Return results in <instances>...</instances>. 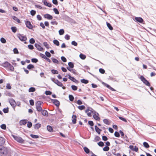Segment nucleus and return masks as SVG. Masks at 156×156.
I'll list each match as a JSON object with an SVG mask.
<instances>
[{
  "mask_svg": "<svg viewBox=\"0 0 156 156\" xmlns=\"http://www.w3.org/2000/svg\"><path fill=\"white\" fill-rule=\"evenodd\" d=\"M12 18L14 20L17 22L18 23H20V20L18 19L15 16H13L12 17Z\"/></svg>",
  "mask_w": 156,
  "mask_h": 156,
  "instance_id": "4be33fe9",
  "label": "nucleus"
},
{
  "mask_svg": "<svg viewBox=\"0 0 156 156\" xmlns=\"http://www.w3.org/2000/svg\"><path fill=\"white\" fill-rule=\"evenodd\" d=\"M42 114L44 116H48V112L45 110H42L41 111Z\"/></svg>",
  "mask_w": 156,
  "mask_h": 156,
  "instance_id": "f3484780",
  "label": "nucleus"
},
{
  "mask_svg": "<svg viewBox=\"0 0 156 156\" xmlns=\"http://www.w3.org/2000/svg\"><path fill=\"white\" fill-rule=\"evenodd\" d=\"M9 69L12 71H13L14 70V68L12 66L11 64H10L9 66Z\"/></svg>",
  "mask_w": 156,
  "mask_h": 156,
  "instance_id": "de8ad7c7",
  "label": "nucleus"
},
{
  "mask_svg": "<svg viewBox=\"0 0 156 156\" xmlns=\"http://www.w3.org/2000/svg\"><path fill=\"white\" fill-rule=\"evenodd\" d=\"M47 129L50 132H51L53 130L52 127L50 126H47Z\"/></svg>",
  "mask_w": 156,
  "mask_h": 156,
  "instance_id": "72a5a7b5",
  "label": "nucleus"
},
{
  "mask_svg": "<svg viewBox=\"0 0 156 156\" xmlns=\"http://www.w3.org/2000/svg\"><path fill=\"white\" fill-rule=\"evenodd\" d=\"M0 41L1 42L3 43H5L6 42L5 39L3 37H2L1 38Z\"/></svg>",
  "mask_w": 156,
  "mask_h": 156,
  "instance_id": "3c124183",
  "label": "nucleus"
},
{
  "mask_svg": "<svg viewBox=\"0 0 156 156\" xmlns=\"http://www.w3.org/2000/svg\"><path fill=\"white\" fill-rule=\"evenodd\" d=\"M70 36L68 34H66L65 36V38L66 40H69L70 39Z\"/></svg>",
  "mask_w": 156,
  "mask_h": 156,
  "instance_id": "0e129e2a",
  "label": "nucleus"
},
{
  "mask_svg": "<svg viewBox=\"0 0 156 156\" xmlns=\"http://www.w3.org/2000/svg\"><path fill=\"white\" fill-rule=\"evenodd\" d=\"M34 66L32 64H29L27 66V68L29 69H32L34 68Z\"/></svg>",
  "mask_w": 156,
  "mask_h": 156,
  "instance_id": "2f4dec72",
  "label": "nucleus"
},
{
  "mask_svg": "<svg viewBox=\"0 0 156 156\" xmlns=\"http://www.w3.org/2000/svg\"><path fill=\"white\" fill-rule=\"evenodd\" d=\"M68 76L69 78L72 81L76 83H79V82L77 80H76L74 77H72L69 74H68Z\"/></svg>",
  "mask_w": 156,
  "mask_h": 156,
  "instance_id": "6e6552de",
  "label": "nucleus"
},
{
  "mask_svg": "<svg viewBox=\"0 0 156 156\" xmlns=\"http://www.w3.org/2000/svg\"><path fill=\"white\" fill-rule=\"evenodd\" d=\"M52 94V92L49 91H46L45 92V94L47 95H50Z\"/></svg>",
  "mask_w": 156,
  "mask_h": 156,
  "instance_id": "e2e57ef3",
  "label": "nucleus"
},
{
  "mask_svg": "<svg viewBox=\"0 0 156 156\" xmlns=\"http://www.w3.org/2000/svg\"><path fill=\"white\" fill-rule=\"evenodd\" d=\"M25 24L26 25V26L28 28L30 29H31L33 28V26L31 24L30 22L28 21H26L25 22Z\"/></svg>",
  "mask_w": 156,
  "mask_h": 156,
  "instance_id": "1a4fd4ad",
  "label": "nucleus"
},
{
  "mask_svg": "<svg viewBox=\"0 0 156 156\" xmlns=\"http://www.w3.org/2000/svg\"><path fill=\"white\" fill-rule=\"evenodd\" d=\"M43 103L41 101H37L35 103L36 108L38 112H41L42 111V108L41 105H42Z\"/></svg>",
  "mask_w": 156,
  "mask_h": 156,
  "instance_id": "f03ea898",
  "label": "nucleus"
},
{
  "mask_svg": "<svg viewBox=\"0 0 156 156\" xmlns=\"http://www.w3.org/2000/svg\"><path fill=\"white\" fill-rule=\"evenodd\" d=\"M17 36L20 40L21 41H25L27 39V38L26 36H23V35H22L20 34H18Z\"/></svg>",
  "mask_w": 156,
  "mask_h": 156,
  "instance_id": "423d86ee",
  "label": "nucleus"
},
{
  "mask_svg": "<svg viewBox=\"0 0 156 156\" xmlns=\"http://www.w3.org/2000/svg\"><path fill=\"white\" fill-rule=\"evenodd\" d=\"M51 80L55 83L59 87H62L63 86V84L62 83L59 81L57 79H55L54 78H51Z\"/></svg>",
  "mask_w": 156,
  "mask_h": 156,
  "instance_id": "39448f33",
  "label": "nucleus"
},
{
  "mask_svg": "<svg viewBox=\"0 0 156 156\" xmlns=\"http://www.w3.org/2000/svg\"><path fill=\"white\" fill-rule=\"evenodd\" d=\"M34 46L39 51H42L43 49V48L38 44H35Z\"/></svg>",
  "mask_w": 156,
  "mask_h": 156,
  "instance_id": "f8f14e48",
  "label": "nucleus"
},
{
  "mask_svg": "<svg viewBox=\"0 0 156 156\" xmlns=\"http://www.w3.org/2000/svg\"><path fill=\"white\" fill-rule=\"evenodd\" d=\"M68 65L69 66V67H70L71 68H73L74 67V64L73 63L71 62H69L68 63Z\"/></svg>",
  "mask_w": 156,
  "mask_h": 156,
  "instance_id": "473e14b6",
  "label": "nucleus"
},
{
  "mask_svg": "<svg viewBox=\"0 0 156 156\" xmlns=\"http://www.w3.org/2000/svg\"><path fill=\"white\" fill-rule=\"evenodd\" d=\"M10 64L8 62H5L4 63H2V66L6 68H9V66Z\"/></svg>",
  "mask_w": 156,
  "mask_h": 156,
  "instance_id": "ddd939ff",
  "label": "nucleus"
},
{
  "mask_svg": "<svg viewBox=\"0 0 156 156\" xmlns=\"http://www.w3.org/2000/svg\"><path fill=\"white\" fill-rule=\"evenodd\" d=\"M71 88L72 90H76L77 89V87L75 85H72L71 86Z\"/></svg>",
  "mask_w": 156,
  "mask_h": 156,
  "instance_id": "79ce46f5",
  "label": "nucleus"
},
{
  "mask_svg": "<svg viewBox=\"0 0 156 156\" xmlns=\"http://www.w3.org/2000/svg\"><path fill=\"white\" fill-rule=\"evenodd\" d=\"M5 141V140L3 137L0 136V146L3 145Z\"/></svg>",
  "mask_w": 156,
  "mask_h": 156,
  "instance_id": "9b49d317",
  "label": "nucleus"
},
{
  "mask_svg": "<svg viewBox=\"0 0 156 156\" xmlns=\"http://www.w3.org/2000/svg\"><path fill=\"white\" fill-rule=\"evenodd\" d=\"M109 148L108 146H106L103 148V150L104 151H108L109 150Z\"/></svg>",
  "mask_w": 156,
  "mask_h": 156,
  "instance_id": "864d4df0",
  "label": "nucleus"
},
{
  "mask_svg": "<svg viewBox=\"0 0 156 156\" xmlns=\"http://www.w3.org/2000/svg\"><path fill=\"white\" fill-rule=\"evenodd\" d=\"M80 57L82 59L84 60L86 58V56L82 54H80L79 55Z\"/></svg>",
  "mask_w": 156,
  "mask_h": 156,
  "instance_id": "b1692460",
  "label": "nucleus"
},
{
  "mask_svg": "<svg viewBox=\"0 0 156 156\" xmlns=\"http://www.w3.org/2000/svg\"><path fill=\"white\" fill-rule=\"evenodd\" d=\"M98 145L101 147H102L104 145V143L102 141H100L98 143Z\"/></svg>",
  "mask_w": 156,
  "mask_h": 156,
  "instance_id": "c03bdc74",
  "label": "nucleus"
},
{
  "mask_svg": "<svg viewBox=\"0 0 156 156\" xmlns=\"http://www.w3.org/2000/svg\"><path fill=\"white\" fill-rule=\"evenodd\" d=\"M43 45L47 48H50L49 45L46 42H44Z\"/></svg>",
  "mask_w": 156,
  "mask_h": 156,
  "instance_id": "e433bc0d",
  "label": "nucleus"
},
{
  "mask_svg": "<svg viewBox=\"0 0 156 156\" xmlns=\"http://www.w3.org/2000/svg\"><path fill=\"white\" fill-rule=\"evenodd\" d=\"M45 54L46 56H47L48 57H51V55L49 52L46 51L45 52Z\"/></svg>",
  "mask_w": 156,
  "mask_h": 156,
  "instance_id": "603ef678",
  "label": "nucleus"
},
{
  "mask_svg": "<svg viewBox=\"0 0 156 156\" xmlns=\"http://www.w3.org/2000/svg\"><path fill=\"white\" fill-rule=\"evenodd\" d=\"M83 148L84 151L87 154H88L90 152V150L87 147H84Z\"/></svg>",
  "mask_w": 156,
  "mask_h": 156,
  "instance_id": "5701e85b",
  "label": "nucleus"
},
{
  "mask_svg": "<svg viewBox=\"0 0 156 156\" xmlns=\"http://www.w3.org/2000/svg\"><path fill=\"white\" fill-rule=\"evenodd\" d=\"M31 61L33 62L36 63L38 61V60L36 58H33L31 59Z\"/></svg>",
  "mask_w": 156,
  "mask_h": 156,
  "instance_id": "bf43d9fd",
  "label": "nucleus"
},
{
  "mask_svg": "<svg viewBox=\"0 0 156 156\" xmlns=\"http://www.w3.org/2000/svg\"><path fill=\"white\" fill-rule=\"evenodd\" d=\"M32 126V123L31 122H27V126L28 128H30Z\"/></svg>",
  "mask_w": 156,
  "mask_h": 156,
  "instance_id": "052dcab7",
  "label": "nucleus"
},
{
  "mask_svg": "<svg viewBox=\"0 0 156 156\" xmlns=\"http://www.w3.org/2000/svg\"><path fill=\"white\" fill-rule=\"evenodd\" d=\"M140 79L143 82V83L147 86H150V83L145 79L144 77L142 76H140Z\"/></svg>",
  "mask_w": 156,
  "mask_h": 156,
  "instance_id": "7ed1b4c3",
  "label": "nucleus"
},
{
  "mask_svg": "<svg viewBox=\"0 0 156 156\" xmlns=\"http://www.w3.org/2000/svg\"><path fill=\"white\" fill-rule=\"evenodd\" d=\"M11 29L12 30V31L13 33H15L16 31L17 30V28L16 27H12L11 28Z\"/></svg>",
  "mask_w": 156,
  "mask_h": 156,
  "instance_id": "f704fd0d",
  "label": "nucleus"
},
{
  "mask_svg": "<svg viewBox=\"0 0 156 156\" xmlns=\"http://www.w3.org/2000/svg\"><path fill=\"white\" fill-rule=\"evenodd\" d=\"M3 111L4 113H7L9 112V108H4Z\"/></svg>",
  "mask_w": 156,
  "mask_h": 156,
  "instance_id": "49530a36",
  "label": "nucleus"
},
{
  "mask_svg": "<svg viewBox=\"0 0 156 156\" xmlns=\"http://www.w3.org/2000/svg\"><path fill=\"white\" fill-rule=\"evenodd\" d=\"M143 144L144 146L146 148H148L150 147L148 144L146 142H144L143 143Z\"/></svg>",
  "mask_w": 156,
  "mask_h": 156,
  "instance_id": "cd10ccee",
  "label": "nucleus"
},
{
  "mask_svg": "<svg viewBox=\"0 0 156 156\" xmlns=\"http://www.w3.org/2000/svg\"><path fill=\"white\" fill-rule=\"evenodd\" d=\"M99 71L102 74H104L105 72V70L102 68H100L99 69Z\"/></svg>",
  "mask_w": 156,
  "mask_h": 156,
  "instance_id": "5fc2aeb1",
  "label": "nucleus"
},
{
  "mask_svg": "<svg viewBox=\"0 0 156 156\" xmlns=\"http://www.w3.org/2000/svg\"><path fill=\"white\" fill-rule=\"evenodd\" d=\"M1 128L3 129H5L6 128V126L5 124H2L0 126Z\"/></svg>",
  "mask_w": 156,
  "mask_h": 156,
  "instance_id": "8fccbe9b",
  "label": "nucleus"
},
{
  "mask_svg": "<svg viewBox=\"0 0 156 156\" xmlns=\"http://www.w3.org/2000/svg\"><path fill=\"white\" fill-rule=\"evenodd\" d=\"M43 3L44 5L48 6L49 7H51V4L47 2L46 0H44Z\"/></svg>",
  "mask_w": 156,
  "mask_h": 156,
  "instance_id": "2eb2a0df",
  "label": "nucleus"
},
{
  "mask_svg": "<svg viewBox=\"0 0 156 156\" xmlns=\"http://www.w3.org/2000/svg\"><path fill=\"white\" fill-rule=\"evenodd\" d=\"M36 12L34 10H32L30 11V14L31 15L33 16L35 15Z\"/></svg>",
  "mask_w": 156,
  "mask_h": 156,
  "instance_id": "6e6d98bb",
  "label": "nucleus"
},
{
  "mask_svg": "<svg viewBox=\"0 0 156 156\" xmlns=\"http://www.w3.org/2000/svg\"><path fill=\"white\" fill-rule=\"evenodd\" d=\"M64 30H63V29H60L59 31V35H62L63 34H64Z\"/></svg>",
  "mask_w": 156,
  "mask_h": 156,
  "instance_id": "58836bf2",
  "label": "nucleus"
},
{
  "mask_svg": "<svg viewBox=\"0 0 156 156\" xmlns=\"http://www.w3.org/2000/svg\"><path fill=\"white\" fill-rule=\"evenodd\" d=\"M69 100L71 101H73L74 99V98L72 95H69Z\"/></svg>",
  "mask_w": 156,
  "mask_h": 156,
  "instance_id": "c9c22d12",
  "label": "nucleus"
},
{
  "mask_svg": "<svg viewBox=\"0 0 156 156\" xmlns=\"http://www.w3.org/2000/svg\"><path fill=\"white\" fill-rule=\"evenodd\" d=\"M78 108L80 110H82L84 109L85 108V107L84 105L79 106L78 107Z\"/></svg>",
  "mask_w": 156,
  "mask_h": 156,
  "instance_id": "a18cd8bd",
  "label": "nucleus"
},
{
  "mask_svg": "<svg viewBox=\"0 0 156 156\" xmlns=\"http://www.w3.org/2000/svg\"><path fill=\"white\" fill-rule=\"evenodd\" d=\"M72 122L73 124H75L76 123V116L75 115H73L72 116Z\"/></svg>",
  "mask_w": 156,
  "mask_h": 156,
  "instance_id": "6ab92c4d",
  "label": "nucleus"
},
{
  "mask_svg": "<svg viewBox=\"0 0 156 156\" xmlns=\"http://www.w3.org/2000/svg\"><path fill=\"white\" fill-rule=\"evenodd\" d=\"M81 82L82 83L87 84L88 83V81L87 80H85V79H81L80 80Z\"/></svg>",
  "mask_w": 156,
  "mask_h": 156,
  "instance_id": "c85d7f7f",
  "label": "nucleus"
},
{
  "mask_svg": "<svg viewBox=\"0 0 156 156\" xmlns=\"http://www.w3.org/2000/svg\"><path fill=\"white\" fill-rule=\"evenodd\" d=\"M41 126V124L39 123L36 124L34 126V128L35 129H38Z\"/></svg>",
  "mask_w": 156,
  "mask_h": 156,
  "instance_id": "bb28decb",
  "label": "nucleus"
},
{
  "mask_svg": "<svg viewBox=\"0 0 156 156\" xmlns=\"http://www.w3.org/2000/svg\"><path fill=\"white\" fill-rule=\"evenodd\" d=\"M114 135L115 136L117 137H119L120 136V134L117 131H116L114 133Z\"/></svg>",
  "mask_w": 156,
  "mask_h": 156,
  "instance_id": "4d7b16f0",
  "label": "nucleus"
},
{
  "mask_svg": "<svg viewBox=\"0 0 156 156\" xmlns=\"http://www.w3.org/2000/svg\"><path fill=\"white\" fill-rule=\"evenodd\" d=\"M103 121V122L106 124L109 125L110 123V122L108 119H104Z\"/></svg>",
  "mask_w": 156,
  "mask_h": 156,
  "instance_id": "393cba45",
  "label": "nucleus"
},
{
  "mask_svg": "<svg viewBox=\"0 0 156 156\" xmlns=\"http://www.w3.org/2000/svg\"><path fill=\"white\" fill-rule=\"evenodd\" d=\"M95 129L96 131L98 133V134H100L101 132V130L97 126H95Z\"/></svg>",
  "mask_w": 156,
  "mask_h": 156,
  "instance_id": "a211bd4d",
  "label": "nucleus"
},
{
  "mask_svg": "<svg viewBox=\"0 0 156 156\" xmlns=\"http://www.w3.org/2000/svg\"><path fill=\"white\" fill-rule=\"evenodd\" d=\"M30 136H31V137L34 139H37L39 138V136L38 135H37L31 134L30 135Z\"/></svg>",
  "mask_w": 156,
  "mask_h": 156,
  "instance_id": "4c0bfd02",
  "label": "nucleus"
},
{
  "mask_svg": "<svg viewBox=\"0 0 156 156\" xmlns=\"http://www.w3.org/2000/svg\"><path fill=\"white\" fill-rule=\"evenodd\" d=\"M35 90V88L34 87H30L28 90L29 92H34Z\"/></svg>",
  "mask_w": 156,
  "mask_h": 156,
  "instance_id": "7c9ffc66",
  "label": "nucleus"
},
{
  "mask_svg": "<svg viewBox=\"0 0 156 156\" xmlns=\"http://www.w3.org/2000/svg\"><path fill=\"white\" fill-rule=\"evenodd\" d=\"M44 17L48 20H51L53 18V17L49 14H46L44 16Z\"/></svg>",
  "mask_w": 156,
  "mask_h": 156,
  "instance_id": "dca6fc26",
  "label": "nucleus"
},
{
  "mask_svg": "<svg viewBox=\"0 0 156 156\" xmlns=\"http://www.w3.org/2000/svg\"><path fill=\"white\" fill-rule=\"evenodd\" d=\"M72 45H73L75 46H76L77 45V43L75 41H73L71 42Z\"/></svg>",
  "mask_w": 156,
  "mask_h": 156,
  "instance_id": "680f3d73",
  "label": "nucleus"
},
{
  "mask_svg": "<svg viewBox=\"0 0 156 156\" xmlns=\"http://www.w3.org/2000/svg\"><path fill=\"white\" fill-rule=\"evenodd\" d=\"M61 59L64 62H66L67 61L66 58L64 56H62Z\"/></svg>",
  "mask_w": 156,
  "mask_h": 156,
  "instance_id": "13d9d810",
  "label": "nucleus"
},
{
  "mask_svg": "<svg viewBox=\"0 0 156 156\" xmlns=\"http://www.w3.org/2000/svg\"><path fill=\"white\" fill-rule=\"evenodd\" d=\"M52 102L53 103L57 106H59L60 103L56 99H51Z\"/></svg>",
  "mask_w": 156,
  "mask_h": 156,
  "instance_id": "9d476101",
  "label": "nucleus"
},
{
  "mask_svg": "<svg viewBox=\"0 0 156 156\" xmlns=\"http://www.w3.org/2000/svg\"><path fill=\"white\" fill-rule=\"evenodd\" d=\"M102 140L104 141H106L108 139L107 137L105 136H103L102 137Z\"/></svg>",
  "mask_w": 156,
  "mask_h": 156,
  "instance_id": "69168bd1",
  "label": "nucleus"
},
{
  "mask_svg": "<svg viewBox=\"0 0 156 156\" xmlns=\"http://www.w3.org/2000/svg\"><path fill=\"white\" fill-rule=\"evenodd\" d=\"M9 102L10 105L15 110V107L16 106V103L15 100L13 99H11L9 100Z\"/></svg>",
  "mask_w": 156,
  "mask_h": 156,
  "instance_id": "0eeeda50",
  "label": "nucleus"
},
{
  "mask_svg": "<svg viewBox=\"0 0 156 156\" xmlns=\"http://www.w3.org/2000/svg\"><path fill=\"white\" fill-rule=\"evenodd\" d=\"M99 114L98 113H97V114H95L94 115H93V117L94 118L97 120H98L100 119V118L98 116Z\"/></svg>",
  "mask_w": 156,
  "mask_h": 156,
  "instance_id": "aec40b11",
  "label": "nucleus"
},
{
  "mask_svg": "<svg viewBox=\"0 0 156 156\" xmlns=\"http://www.w3.org/2000/svg\"><path fill=\"white\" fill-rule=\"evenodd\" d=\"M51 59L52 60L53 62L54 63L57 64L59 63L58 61V60H57L56 59L53 58H52Z\"/></svg>",
  "mask_w": 156,
  "mask_h": 156,
  "instance_id": "ea45409f",
  "label": "nucleus"
},
{
  "mask_svg": "<svg viewBox=\"0 0 156 156\" xmlns=\"http://www.w3.org/2000/svg\"><path fill=\"white\" fill-rule=\"evenodd\" d=\"M27 120H21L20 122V123L21 125H25L27 123Z\"/></svg>",
  "mask_w": 156,
  "mask_h": 156,
  "instance_id": "412c9836",
  "label": "nucleus"
},
{
  "mask_svg": "<svg viewBox=\"0 0 156 156\" xmlns=\"http://www.w3.org/2000/svg\"><path fill=\"white\" fill-rule=\"evenodd\" d=\"M51 72L53 74H58V71L54 69H52L51 70Z\"/></svg>",
  "mask_w": 156,
  "mask_h": 156,
  "instance_id": "a19ab883",
  "label": "nucleus"
},
{
  "mask_svg": "<svg viewBox=\"0 0 156 156\" xmlns=\"http://www.w3.org/2000/svg\"><path fill=\"white\" fill-rule=\"evenodd\" d=\"M30 41V43H31V44H34L35 43V40L33 38H31L30 40V41Z\"/></svg>",
  "mask_w": 156,
  "mask_h": 156,
  "instance_id": "09e8293b",
  "label": "nucleus"
},
{
  "mask_svg": "<svg viewBox=\"0 0 156 156\" xmlns=\"http://www.w3.org/2000/svg\"><path fill=\"white\" fill-rule=\"evenodd\" d=\"M0 153L5 156H11L13 154V152L9 147L0 146Z\"/></svg>",
  "mask_w": 156,
  "mask_h": 156,
  "instance_id": "f257e3e1",
  "label": "nucleus"
},
{
  "mask_svg": "<svg viewBox=\"0 0 156 156\" xmlns=\"http://www.w3.org/2000/svg\"><path fill=\"white\" fill-rule=\"evenodd\" d=\"M135 19L136 21L140 23H142L143 22V20L141 17H136Z\"/></svg>",
  "mask_w": 156,
  "mask_h": 156,
  "instance_id": "4468645a",
  "label": "nucleus"
},
{
  "mask_svg": "<svg viewBox=\"0 0 156 156\" xmlns=\"http://www.w3.org/2000/svg\"><path fill=\"white\" fill-rule=\"evenodd\" d=\"M28 48L32 50L34 49V46L31 44H29L28 45Z\"/></svg>",
  "mask_w": 156,
  "mask_h": 156,
  "instance_id": "338daca9",
  "label": "nucleus"
},
{
  "mask_svg": "<svg viewBox=\"0 0 156 156\" xmlns=\"http://www.w3.org/2000/svg\"><path fill=\"white\" fill-rule=\"evenodd\" d=\"M12 136L14 139L18 142L20 143H23L24 140L22 139L21 137L15 135H12Z\"/></svg>",
  "mask_w": 156,
  "mask_h": 156,
  "instance_id": "20e7f679",
  "label": "nucleus"
},
{
  "mask_svg": "<svg viewBox=\"0 0 156 156\" xmlns=\"http://www.w3.org/2000/svg\"><path fill=\"white\" fill-rule=\"evenodd\" d=\"M30 103L31 105L33 106L34 105V102L33 100L31 99L30 100Z\"/></svg>",
  "mask_w": 156,
  "mask_h": 156,
  "instance_id": "774afa93",
  "label": "nucleus"
},
{
  "mask_svg": "<svg viewBox=\"0 0 156 156\" xmlns=\"http://www.w3.org/2000/svg\"><path fill=\"white\" fill-rule=\"evenodd\" d=\"M53 42L54 44L56 45L57 46H58L59 45V41L56 40H54L53 41Z\"/></svg>",
  "mask_w": 156,
  "mask_h": 156,
  "instance_id": "c756f323",
  "label": "nucleus"
},
{
  "mask_svg": "<svg viewBox=\"0 0 156 156\" xmlns=\"http://www.w3.org/2000/svg\"><path fill=\"white\" fill-rule=\"evenodd\" d=\"M53 10L55 14H59V12L57 9L54 8Z\"/></svg>",
  "mask_w": 156,
  "mask_h": 156,
  "instance_id": "37998d69",
  "label": "nucleus"
},
{
  "mask_svg": "<svg viewBox=\"0 0 156 156\" xmlns=\"http://www.w3.org/2000/svg\"><path fill=\"white\" fill-rule=\"evenodd\" d=\"M106 24L110 30H112L113 29V27L110 24V23H108V22H107Z\"/></svg>",
  "mask_w": 156,
  "mask_h": 156,
  "instance_id": "a878e982",
  "label": "nucleus"
}]
</instances>
